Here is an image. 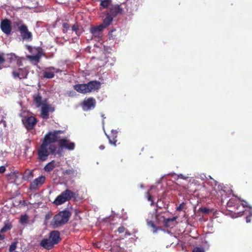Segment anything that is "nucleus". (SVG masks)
Instances as JSON below:
<instances>
[{"label": "nucleus", "instance_id": "f257e3e1", "mask_svg": "<svg viewBox=\"0 0 252 252\" xmlns=\"http://www.w3.org/2000/svg\"><path fill=\"white\" fill-rule=\"evenodd\" d=\"M61 133V130H55L46 134L37 149L38 158L39 160H46L50 154L61 156L63 148L69 150H74V143L69 142L65 138L58 139V134Z\"/></svg>", "mask_w": 252, "mask_h": 252}, {"label": "nucleus", "instance_id": "f03ea898", "mask_svg": "<svg viewBox=\"0 0 252 252\" xmlns=\"http://www.w3.org/2000/svg\"><path fill=\"white\" fill-rule=\"evenodd\" d=\"M101 87L99 81H91L87 83L78 84L73 86L74 89L82 94H87L93 91L98 90Z\"/></svg>", "mask_w": 252, "mask_h": 252}, {"label": "nucleus", "instance_id": "7ed1b4c3", "mask_svg": "<svg viewBox=\"0 0 252 252\" xmlns=\"http://www.w3.org/2000/svg\"><path fill=\"white\" fill-rule=\"evenodd\" d=\"M79 197V194L77 192H73L70 189H66L57 196L54 200L53 203L56 205H60L66 201L71 200L75 201Z\"/></svg>", "mask_w": 252, "mask_h": 252}, {"label": "nucleus", "instance_id": "20e7f679", "mask_svg": "<svg viewBox=\"0 0 252 252\" xmlns=\"http://www.w3.org/2000/svg\"><path fill=\"white\" fill-rule=\"evenodd\" d=\"M71 216V213L68 210L59 212L53 218V225L54 227H57L65 224L68 221Z\"/></svg>", "mask_w": 252, "mask_h": 252}, {"label": "nucleus", "instance_id": "39448f33", "mask_svg": "<svg viewBox=\"0 0 252 252\" xmlns=\"http://www.w3.org/2000/svg\"><path fill=\"white\" fill-rule=\"evenodd\" d=\"M7 172L6 174L7 180L10 183L16 182V180L19 175L18 172L14 171L13 167L10 166L7 162L4 165H1V174Z\"/></svg>", "mask_w": 252, "mask_h": 252}, {"label": "nucleus", "instance_id": "423d86ee", "mask_svg": "<svg viewBox=\"0 0 252 252\" xmlns=\"http://www.w3.org/2000/svg\"><path fill=\"white\" fill-rule=\"evenodd\" d=\"M28 50L31 53H32L34 51L36 53L35 55H28L27 56V59L31 62L35 61L37 63H39L41 57L45 55L42 49L39 47L32 48L29 46L28 47Z\"/></svg>", "mask_w": 252, "mask_h": 252}, {"label": "nucleus", "instance_id": "0eeeda50", "mask_svg": "<svg viewBox=\"0 0 252 252\" xmlns=\"http://www.w3.org/2000/svg\"><path fill=\"white\" fill-rule=\"evenodd\" d=\"M16 60V56L13 54H1V66L4 67H9L11 64H14Z\"/></svg>", "mask_w": 252, "mask_h": 252}, {"label": "nucleus", "instance_id": "6e6552de", "mask_svg": "<svg viewBox=\"0 0 252 252\" xmlns=\"http://www.w3.org/2000/svg\"><path fill=\"white\" fill-rule=\"evenodd\" d=\"M22 122L26 128L30 131L34 128L37 122V119L33 116L25 117L22 119Z\"/></svg>", "mask_w": 252, "mask_h": 252}, {"label": "nucleus", "instance_id": "1a4fd4ad", "mask_svg": "<svg viewBox=\"0 0 252 252\" xmlns=\"http://www.w3.org/2000/svg\"><path fill=\"white\" fill-rule=\"evenodd\" d=\"M96 105V101L93 97L85 98L82 103V107L84 111L93 109Z\"/></svg>", "mask_w": 252, "mask_h": 252}, {"label": "nucleus", "instance_id": "9d476101", "mask_svg": "<svg viewBox=\"0 0 252 252\" xmlns=\"http://www.w3.org/2000/svg\"><path fill=\"white\" fill-rule=\"evenodd\" d=\"M12 23L10 20L5 19L1 21V30L6 35H9L12 32Z\"/></svg>", "mask_w": 252, "mask_h": 252}, {"label": "nucleus", "instance_id": "9b49d317", "mask_svg": "<svg viewBox=\"0 0 252 252\" xmlns=\"http://www.w3.org/2000/svg\"><path fill=\"white\" fill-rule=\"evenodd\" d=\"M45 181V177L44 176H40V177L35 179L32 182L30 185V189H37L39 187L41 186Z\"/></svg>", "mask_w": 252, "mask_h": 252}, {"label": "nucleus", "instance_id": "f8f14e48", "mask_svg": "<svg viewBox=\"0 0 252 252\" xmlns=\"http://www.w3.org/2000/svg\"><path fill=\"white\" fill-rule=\"evenodd\" d=\"M244 203L237 205V206L235 210V213L237 214L239 216H241L243 214H246L248 211V208L251 207L249 206L248 202L243 201Z\"/></svg>", "mask_w": 252, "mask_h": 252}, {"label": "nucleus", "instance_id": "ddd939ff", "mask_svg": "<svg viewBox=\"0 0 252 252\" xmlns=\"http://www.w3.org/2000/svg\"><path fill=\"white\" fill-rule=\"evenodd\" d=\"M123 8L121 4H114L111 5L109 8V14L113 17H115L118 14L123 13Z\"/></svg>", "mask_w": 252, "mask_h": 252}, {"label": "nucleus", "instance_id": "4468645a", "mask_svg": "<svg viewBox=\"0 0 252 252\" xmlns=\"http://www.w3.org/2000/svg\"><path fill=\"white\" fill-rule=\"evenodd\" d=\"M28 74V71L26 68H19L17 71H13L12 75L14 78H19V79L27 78Z\"/></svg>", "mask_w": 252, "mask_h": 252}, {"label": "nucleus", "instance_id": "2eb2a0df", "mask_svg": "<svg viewBox=\"0 0 252 252\" xmlns=\"http://www.w3.org/2000/svg\"><path fill=\"white\" fill-rule=\"evenodd\" d=\"M49 238L55 245L58 244L62 240L60 233L57 230L52 231L49 234Z\"/></svg>", "mask_w": 252, "mask_h": 252}, {"label": "nucleus", "instance_id": "dca6fc26", "mask_svg": "<svg viewBox=\"0 0 252 252\" xmlns=\"http://www.w3.org/2000/svg\"><path fill=\"white\" fill-rule=\"evenodd\" d=\"M54 111V109L52 108L49 105L43 104L41 110V117L43 119H48L49 118V112Z\"/></svg>", "mask_w": 252, "mask_h": 252}, {"label": "nucleus", "instance_id": "f3484780", "mask_svg": "<svg viewBox=\"0 0 252 252\" xmlns=\"http://www.w3.org/2000/svg\"><path fill=\"white\" fill-rule=\"evenodd\" d=\"M40 245L43 248L47 250H50L53 248L55 245L53 244L51 240L48 238L43 239L40 243Z\"/></svg>", "mask_w": 252, "mask_h": 252}, {"label": "nucleus", "instance_id": "a211bd4d", "mask_svg": "<svg viewBox=\"0 0 252 252\" xmlns=\"http://www.w3.org/2000/svg\"><path fill=\"white\" fill-rule=\"evenodd\" d=\"M104 30V27L102 25L93 26L90 28V32L94 37H100V32Z\"/></svg>", "mask_w": 252, "mask_h": 252}, {"label": "nucleus", "instance_id": "6ab92c4d", "mask_svg": "<svg viewBox=\"0 0 252 252\" xmlns=\"http://www.w3.org/2000/svg\"><path fill=\"white\" fill-rule=\"evenodd\" d=\"M106 17L103 20V23L100 24L104 27V29L109 26L113 21V17L109 14V12H107L105 14Z\"/></svg>", "mask_w": 252, "mask_h": 252}, {"label": "nucleus", "instance_id": "aec40b11", "mask_svg": "<svg viewBox=\"0 0 252 252\" xmlns=\"http://www.w3.org/2000/svg\"><path fill=\"white\" fill-rule=\"evenodd\" d=\"M111 134L112 135L111 136H109L107 135V137L108 138L109 143L111 144H113L114 146H116V143L117 141V140L116 139L117 137V132L116 131V130H112L111 131Z\"/></svg>", "mask_w": 252, "mask_h": 252}, {"label": "nucleus", "instance_id": "412c9836", "mask_svg": "<svg viewBox=\"0 0 252 252\" xmlns=\"http://www.w3.org/2000/svg\"><path fill=\"white\" fill-rule=\"evenodd\" d=\"M33 99L34 102L36 103L37 107H39L42 105V96L40 93H38L37 94H34L33 96Z\"/></svg>", "mask_w": 252, "mask_h": 252}, {"label": "nucleus", "instance_id": "4be33fe9", "mask_svg": "<svg viewBox=\"0 0 252 252\" xmlns=\"http://www.w3.org/2000/svg\"><path fill=\"white\" fill-rule=\"evenodd\" d=\"M56 162L54 160L48 163L44 167V170L46 172H50L56 167Z\"/></svg>", "mask_w": 252, "mask_h": 252}, {"label": "nucleus", "instance_id": "5701e85b", "mask_svg": "<svg viewBox=\"0 0 252 252\" xmlns=\"http://www.w3.org/2000/svg\"><path fill=\"white\" fill-rule=\"evenodd\" d=\"M33 177V173L32 171L29 170H26L23 174V179L26 181H28L32 179Z\"/></svg>", "mask_w": 252, "mask_h": 252}, {"label": "nucleus", "instance_id": "b1692460", "mask_svg": "<svg viewBox=\"0 0 252 252\" xmlns=\"http://www.w3.org/2000/svg\"><path fill=\"white\" fill-rule=\"evenodd\" d=\"M238 200L235 197L231 198L227 203V207H232L235 205H238L237 203Z\"/></svg>", "mask_w": 252, "mask_h": 252}, {"label": "nucleus", "instance_id": "393cba45", "mask_svg": "<svg viewBox=\"0 0 252 252\" xmlns=\"http://www.w3.org/2000/svg\"><path fill=\"white\" fill-rule=\"evenodd\" d=\"M12 227V225L11 222H4V226L1 228V233L6 232L10 230Z\"/></svg>", "mask_w": 252, "mask_h": 252}, {"label": "nucleus", "instance_id": "a878e982", "mask_svg": "<svg viewBox=\"0 0 252 252\" xmlns=\"http://www.w3.org/2000/svg\"><path fill=\"white\" fill-rule=\"evenodd\" d=\"M16 25L18 27L20 34H23V32L28 30L27 26L25 24H21V22L17 23Z\"/></svg>", "mask_w": 252, "mask_h": 252}, {"label": "nucleus", "instance_id": "bb28decb", "mask_svg": "<svg viewBox=\"0 0 252 252\" xmlns=\"http://www.w3.org/2000/svg\"><path fill=\"white\" fill-rule=\"evenodd\" d=\"M43 76L45 78L51 79L54 77L55 74L54 72L45 70L43 72Z\"/></svg>", "mask_w": 252, "mask_h": 252}, {"label": "nucleus", "instance_id": "cd10ccee", "mask_svg": "<svg viewBox=\"0 0 252 252\" xmlns=\"http://www.w3.org/2000/svg\"><path fill=\"white\" fill-rule=\"evenodd\" d=\"M245 215H246V222H251V217L252 216V208L248 207V211L246 213V214H245Z\"/></svg>", "mask_w": 252, "mask_h": 252}, {"label": "nucleus", "instance_id": "c85d7f7f", "mask_svg": "<svg viewBox=\"0 0 252 252\" xmlns=\"http://www.w3.org/2000/svg\"><path fill=\"white\" fill-rule=\"evenodd\" d=\"M21 35L23 39H26V40L31 38L32 37V33L30 32H29L28 30L23 32V34H21Z\"/></svg>", "mask_w": 252, "mask_h": 252}, {"label": "nucleus", "instance_id": "c756f323", "mask_svg": "<svg viewBox=\"0 0 252 252\" xmlns=\"http://www.w3.org/2000/svg\"><path fill=\"white\" fill-rule=\"evenodd\" d=\"M21 35L23 39H26V40L31 38L32 37V33L30 32H29L28 30L23 32V34H21Z\"/></svg>", "mask_w": 252, "mask_h": 252}, {"label": "nucleus", "instance_id": "7c9ffc66", "mask_svg": "<svg viewBox=\"0 0 252 252\" xmlns=\"http://www.w3.org/2000/svg\"><path fill=\"white\" fill-rule=\"evenodd\" d=\"M111 0H100V5L104 8H107L110 5Z\"/></svg>", "mask_w": 252, "mask_h": 252}, {"label": "nucleus", "instance_id": "2f4dec72", "mask_svg": "<svg viewBox=\"0 0 252 252\" xmlns=\"http://www.w3.org/2000/svg\"><path fill=\"white\" fill-rule=\"evenodd\" d=\"M177 217H174L170 218H167V219H164V223L165 226L169 227V223L170 222L174 221L176 220Z\"/></svg>", "mask_w": 252, "mask_h": 252}, {"label": "nucleus", "instance_id": "473e14b6", "mask_svg": "<svg viewBox=\"0 0 252 252\" xmlns=\"http://www.w3.org/2000/svg\"><path fill=\"white\" fill-rule=\"evenodd\" d=\"M18 244L17 241H15L13 242L11 245L9 247V252H19L18 251H15L17 248V245Z\"/></svg>", "mask_w": 252, "mask_h": 252}, {"label": "nucleus", "instance_id": "72a5a7b5", "mask_svg": "<svg viewBox=\"0 0 252 252\" xmlns=\"http://www.w3.org/2000/svg\"><path fill=\"white\" fill-rule=\"evenodd\" d=\"M63 175H74L75 174H76L75 170L72 168L65 170L63 171Z\"/></svg>", "mask_w": 252, "mask_h": 252}, {"label": "nucleus", "instance_id": "f704fd0d", "mask_svg": "<svg viewBox=\"0 0 252 252\" xmlns=\"http://www.w3.org/2000/svg\"><path fill=\"white\" fill-rule=\"evenodd\" d=\"M20 222L21 224L27 223L28 222V216L27 215L21 217Z\"/></svg>", "mask_w": 252, "mask_h": 252}, {"label": "nucleus", "instance_id": "c9c22d12", "mask_svg": "<svg viewBox=\"0 0 252 252\" xmlns=\"http://www.w3.org/2000/svg\"><path fill=\"white\" fill-rule=\"evenodd\" d=\"M147 224L149 226L153 227L154 230L153 231L154 233L157 232V231L159 229V228L156 226V225L154 224V222L152 220L147 221Z\"/></svg>", "mask_w": 252, "mask_h": 252}, {"label": "nucleus", "instance_id": "e433bc0d", "mask_svg": "<svg viewBox=\"0 0 252 252\" xmlns=\"http://www.w3.org/2000/svg\"><path fill=\"white\" fill-rule=\"evenodd\" d=\"M14 63H16L18 67L23 66V63L21 59L17 56L16 60L14 62Z\"/></svg>", "mask_w": 252, "mask_h": 252}, {"label": "nucleus", "instance_id": "4c0bfd02", "mask_svg": "<svg viewBox=\"0 0 252 252\" xmlns=\"http://www.w3.org/2000/svg\"><path fill=\"white\" fill-rule=\"evenodd\" d=\"M192 252H205V251L203 248L196 247L194 248Z\"/></svg>", "mask_w": 252, "mask_h": 252}, {"label": "nucleus", "instance_id": "58836bf2", "mask_svg": "<svg viewBox=\"0 0 252 252\" xmlns=\"http://www.w3.org/2000/svg\"><path fill=\"white\" fill-rule=\"evenodd\" d=\"M146 195L148 197V200L151 201V205L152 206L154 205V201L152 198V196L150 194L149 191H147L146 192Z\"/></svg>", "mask_w": 252, "mask_h": 252}, {"label": "nucleus", "instance_id": "ea45409f", "mask_svg": "<svg viewBox=\"0 0 252 252\" xmlns=\"http://www.w3.org/2000/svg\"><path fill=\"white\" fill-rule=\"evenodd\" d=\"M63 27L64 29L63 30V32L64 33H65L67 32V30L69 28L70 26L68 23H64L63 24Z\"/></svg>", "mask_w": 252, "mask_h": 252}, {"label": "nucleus", "instance_id": "a19ab883", "mask_svg": "<svg viewBox=\"0 0 252 252\" xmlns=\"http://www.w3.org/2000/svg\"><path fill=\"white\" fill-rule=\"evenodd\" d=\"M47 69L52 70L54 71V72H56V73H59V72H62V70L61 69L56 68L54 67H50L48 68Z\"/></svg>", "mask_w": 252, "mask_h": 252}, {"label": "nucleus", "instance_id": "79ce46f5", "mask_svg": "<svg viewBox=\"0 0 252 252\" xmlns=\"http://www.w3.org/2000/svg\"><path fill=\"white\" fill-rule=\"evenodd\" d=\"M125 230L126 228L124 226H121L118 228L117 231L119 233H122L125 232Z\"/></svg>", "mask_w": 252, "mask_h": 252}, {"label": "nucleus", "instance_id": "37998d69", "mask_svg": "<svg viewBox=\"0 0 252 252\" xmlns=\"http://www.w3.org/2000/svg\"><path fill=\"white\" fill-rule=\"evenodd\" d=\"M185 203L183 202L182 203H181V204H180V205L177 208V211H181L183 210V208H184V206H185Z\"/></svg>", "mask_w": 252, "mask_h": 252}, {"label": "nucleus", "instance_id": "c03bdc74", "mask_svg": "<svg viewBox=\"0 0 252 252\" xmlns=\"http://www.w3.org/2000/svg\"><path fill=\"white\" fill-rule=\"evenodd\" d=\"M78 30V26L77 24H74L72 26V30L77 32Z\"/></svg>", "mask_w": 252, "mask_h": 252}, {"label": "nucleus", "instance_id": "a18cd8bd", "mask_svg": "<svg viewBox=\"0 0 252 252\" xmlns=\"http://www.w3.org/2000/svg\"><path fill=\"white\" fill-rule=\"evenodd\" d=\"M201 211L205 214H208L209 213V209L207 208H203L201 209Z\"/></svg>", "mask_w": 252, "mask_h": 252}, {"label": "nucleus", "instance_id": "49530a36", "mask_svg": "<svg viewBox=\"0 0 252 252\" xmlns=\"http://www.w3.org/2000/svg\"><path fill=\"white\" fill-rule=\"evenodd\" d=\"M50 217H51L50 215L49 214H47L45 216V219L46 220H48V219H49L50 218Z\"/></svg>", "mask_w": 252, "mask_h": 252}, {"label": "nucleus", "instance_id": "de8ad7c7", "mask_svg": "<svg viewBox=\"0 0 252 252\" xmlns=\"http://www.w3.org/2000/svg\"><path fill=\"white\" fill-rule=\"evenodd\" d=\"M2 123L4 126H6V122L5 121H3V120H1V124Z\"/></svg>", "mask_w": 252, "mask_h": 252}, {"label": "nucleus", "instance_id": "09e8293b", "mask_svg": "<svg viewBox=\"0 0 252 252\" xmlns=\"http://www.w3.org/2000/svg\"><path fill=\"white\" fill-rule=\"evenodd\" d=\"M104 148H105V147H104V146H103V145H100V146H99V149H100V150H102L104 149Z\"/></svg>", "mask_w": 252, "mask_h": 252}, {"label": "nucleus", "instance_id": "8fccbe9b", "mask_svg": "<svg viewBox=\"0 0 252 252\" xmlns=\"http://www.w3.org/2000/svg\"><path fill=\"white\" fill-rule=\"evenodd\" d=\"M115 31V29H113V30H111L110 32H109V35H111V34H112V32L113 31Z\"/></svg>", "mask_w": 252, "mask_h": 252}, {"label": "nucleus", "instance_id": "3c124183", "mask_svg": "<svg viewBox=\"0 0 252 252\" xmlns=\"http://www.w3.org/2000/svg\"><path fill=\"white\" fill-rule=\"evenodd\" d=\"M5 238L4 235L1 234V240H3Z\"/></svg>", "mask_w": 252, "mask_h": 252}, {"label": "nucleus", "instance_id": "603ef678", "mask_svg": "<svg viewBox=\"0 0 252 252\" xmlns=\"http://www.w3.org/2000/svg\"><path fill=\"white\" fill-rule=\"evenodd\" d=\"M126 235L129 236L130 235V233L128 231H126Z\"/></svg>", "mask_w": 252, "mask_h": 252}, {"label": "nucleus", "instance_id": "864d4df0", "mask_svg": "<svg viewBox=\"0 0 252 252\" xmlns=\"http://www.w3.org/2000/svg\"><path fill=\"white\" fill-rule=\"evenodd\" d=\"M242 210V208H239L238 210L240 211Z\"/></svg>", "mask_w": 252, "mask_h": 252}]
</instances>
